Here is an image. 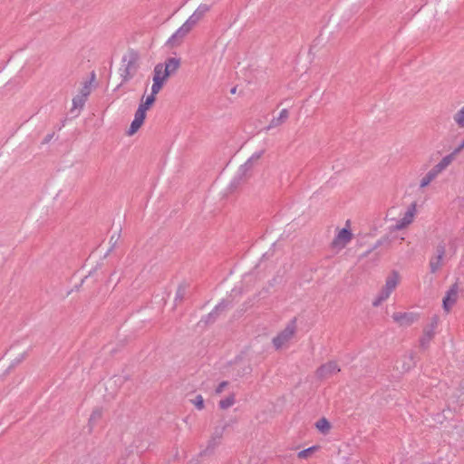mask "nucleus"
<instances>
[{"instance_id":"13","label":"nucleus","mask_w":464,"mask_h":464,"mask_svg":"<svg viewBox=\"0 0 464 464\" xmlns=\"http://www.w3.org/2000/svg\"><path fill=\"white\" fill-rule=\"evenodd\" d=\"M180 65V60L178 58H168L164 63H162V67L168 72L169 75L174 74Z\"/></svg>"},{"instance_id":"27","label":"nucleus","mask_w":464,"mask_h":464,"mask_svg":"<svg viewBox=\"0 0 464 464\" xmlns=\"http://www.w3.org/2000/svg\"><path fill=\"white\" fill-rule=\"evenodd\" d=\"M143 122H141L140 121H138V120H133L131 124H130V127L129 129V135H132L134 134L140 128V126L142 125Z\"/></svg>"},{"instance_id":"31","label":"nucleus","mask_w":464,"mask_h":464,"mask_svg":"<svg viewBox=\"0 0 464 464\" xmlns=\"http://www.w3.org/2000/svg\"><path fill=\"white\" fill-rule=\"evenodd\" d=\"M146 117V112L142 109H138L135 112L134 119L140 121L141 122L144 121Z\"/></svg>"},{"instance_id":"37","label":"nucleus","mask_w":464,"mask_h":464,"mask_svg":"<svg viewBox=\"0 0 464 464\" xmlns=\"http://www.w3.org/2000/svg\"><path fill=\"white\" fill-rule=\"evenodd\" d=\"M150 106L146 105V102H141L138 109H142L145 112L149 110Z\"/></svg>"},{"instance_id":"6","label":"nucleus","mask_w":464,"mask_h":464,"mask_svg":"<svg viewBox=\"0 0 464 464\" xmlns=\"http://www.w3.org/2000/svg\"><path fill=\"white\" fill-rule=\"evenodd\" d=\"M459 297V285L457 283L452 285L447 291L446 295L442 300L443 309L450 312L452 306L456 304Z\"/></svg>"},{"instance_id":"19","label":"nucleus","mask_w":464,"mask_h":464,"mask_svg":"<svg viewBox=\"0 0 464 464\" xmlns=\"http://www.w3.org/2000/svg\"><path fill=\"white\" fill-rule=\"evenodd\" d=\"M227 306V304L224 301L219 303L212 312H210L205 320L206 324L214 322L216 316L218 315V312L223 311Z\"/></svg>"},{"instance_id":"2","label":"nucleus","mask_w":464,"mask_h":464,"mask_svg":"<svg viewBox=\"0 0 464 464\" xmlns=\"http://www.w3.org/2000/svg\"><path fill=\"white\" fill-rule=\"evenodd\" d=\"M400 282V275L396 271H392L386 278L385 285L372 302L373 306H379L383 301L389 298L393 290Z\"/></svg>"},{"instance_id":"33","label":"nucleus","mask_w":464,"mask_h":464,"mask_svg":"<svg viewBox=\"0 0 464 464\" xmlns=\"http://www.w3.org/2000/svg\"><path fill=\"white\" fill-rule=\"evenodd\" d=\"M90 92H91L90 85L86 82L84 84V86L82 88L80 94H84V98L87 99Z\"/></svg>"},{"instance_id":"32","label":"nucleus","mask_w":464,"mask_h":464,"mask_svg":"<svg viewBox=\"0 0 464 464\" xmlns=\"http://www.w3.org/2000/svg\"><path fill=\"white\" fill-rule=\"evenodd\" d=\"M228 384H229V383H228V382H227V381L221 382L218 384V386L216 388L215 392H216L217 394H220V393H222V392H224V390L228 386Z\"/></svg>"},{"instance_id":"18","label":"nucleus","mask_w":464,"mask_h":464,"mask_svg":"<svg viewBox=\"0 0 464 464\" xmlns=\"http://www.w3.org/2000/svg\"><path fill=\"white\" fill-rule=\"evenodd\" d=\"M434 334H435V331H433V329H430L426 326L423 330V335L420 339V347L425 349L429 345V343L432 340V338L434 337Z\"/></svg>"},{"instance_id":"25","label":"nucleus","mask_w":464,"mask_h":464,"mask_svg":"<svg viewBox=\"0 0 464 464\" xmlns=\"http://www.w3.org/2000/svg\"><path fill=\"white\" fill-rule=\"evenodd\" d=\"M187 294L186 286L185 285H179L177 289L176 295H175V302H181Z\"/></svg>"},{"instance_id":"30","label":"nucleus","mask_w":464,"mask_h":464,"mask_svg":"<svg viewBox=\"0 0 464 464\" xmlns=\"http://www.w3.org/2000/svg\"><path fill=\"white\" fill-rule=\"evenodd\" d=\"M102 417V410L97 408L95 409L92 413L91 414L90 416V420L89 421L90 422H95L96 420H98L100 418Z\"/></svg>"},{"instance_id":"21","label":"nucleus","mask_w":464,"mask_h":464,"mask_svg":"<svg viewBox=\"0 0 464 464\" xmlns=\"http://www.w3.org/2000/svg\"><path fill=\"white\" fill-rule=\"evenodd\" d=\"M315 426L318 429V430L324 434H326L330 430V428H331L329 421L325 418L320 419L316 422Z\"/></svg>"},{"instance_id":"22","label":"nucleus","mask_w":464,"mask_h":464,"mask_svg":"<svg viewBox=\"0 0 464 464\" xmlns=\"http://www.w3.org/2000/svg\"><path fill=\"white\" fill-rule=\"evenodd\" d=\"M235 403V396L233 394L227 396V398L221 400L219 401V407L223 410H226Z\"/></svg>"},{"instance_id":"35","label":"nucleus","mask_w":464,"mask_h":464,"mask_svg":"<svg viewBox=\"0 0 464 464\" xmlns=\"http://www.w3.org/2000/svg\"><path fill=\"white\" fill-rule=\"evenodd\" d=\"M464 150V140L460 142V144L455 148L452 151L453 155L456 157L460 153V151Z\"/></svg>"},{"instance_id":"16","label":"nucleus","mask_w":464,"mask_h":464,"mask_svg":"<svg viewBox=\"0 0 464 464\" xmlns=\"http://www.w3.org/2000/svg\"><path fill=\"white\" fill-rule=\"evenodd\" d=\"M169 76L165 68L162 67V63L156 64L153 70V79L165 83Z\"/></svg>"},{"instance_id":"17","label":"nucleus","mask_w":464,"mask_h":464,"mask_svg":"<svg viewBox=\"0 0 464 464\" xmlns=\"http://www.w3.org/2000/svg\"><path fill=\"white\" fill-rule=\"evenodd\" d=\"M288 117H289V112H288L287 109H283L280 111L278 117H275L271 120L269 125L267 126V129L269 130V129L280 126L287 120Z\"/></svg>"},{"instance_id":"9","label":"nucleus","mask_w":464,"mask_h":464,"mask_svg":"<svg viewBox=\"0 0 464 464\" xmlns=\"http://www.w3.org/2000/svg\"><path fill=\"white\" fill-rule=\"evenodd\" d=\"M340 372V368L338 367L335 362H329L325 364H323L317 371L316 375L321 379L329 378L337 372Z\"/></svg>"},{"instance_id":"26","label":"nucleus","mask_w":464,"mask_h":464,"mask_svg":"<svg viewBox=\"0 0 464 464\" xmlns=\"http://www.w3.org/2000/svg\"><path fill=\"white\" fill-rule=\"evenodd\" d=\"M163 85H164V83L159 82L158 80L153 79L150 94L156 96L160 92V91L162 89Z\"/></svg>"},{"instance_id":"3","label":"nucleus","mask_w":464,"mask_h":464,"mask_svg":"<svg viewBox=\"0 0 464 464\" xmlns=\"http://www.w3.org/2000/svg\"><path fill=\"white\" fill-rule=\"evenodd\" d=\"M295 333V321H292L290 324L286 325V327L278 334L277 336H276L273 339V344L276 347V349H280L284 346H285L289 341L294 337Z\"/></svg>"},{"instance_id":"4","label":"nucleus","mask_w":464,"mask_h":464,"mask_svg":"<svg viewBox=\"0 0 464 464\" xmlns=\"http://www.w3.org/2000/svg\"><path fill=\"white\" fill-rule=\"evenodd\" d=\"M210 10V6L207 4H201L194 11V13L187 19L183 25L191 31L205 16V14Z\"/></svg>"},{"instance_id":"12","label":"nucleus","mask_w":464,"mask_h":464,"mask_svg":"<svg viewBox=\"0 0 464 464\" xmlns=\"http://www.w3.org/2000/svg\"><path fill=\"white\" fill-rule=\"evenodd\" d=\"M227 426V424H223L215 428L212 437L208 441V449H214L219 443Z\"/></svg>"},{"instance_id":"20","label":"nucleus","mask_w":464,"mask_h":464,"mask_svg":"<svg viewBox=\"0 0 464 464\" xmlns=\"http://www.w3.org/2000/svg\"><path fill=\"white\" fill-rule=\"evenodd\" d=\"M263 154V151L254 153L248 160L240 168V171H246L247 169L251 168L252 164L257 161Z\"/></svg>"},{"instance_id":"11","label":"nucleus","mask_w":464,"mask_h":464,"mask_svg":"<svg viewBox=\"0 0 464 464\" xmlns=\"http://www.w3.org/2000/svg\"><path fill=\"white\" fill-rule=\"evenodd\" d=\"M352 239V233L348 228H342L333 241L335 248H343Z\"/></svg>"},{"instance_id":"24","label":"nucleus","mask_w":464,"mask_h":464,"mask_svg":"<svg viewBox=\"0 0 464 464\" xmlns=\"http://www.w3.org/2000/svg\"><path fill=\"white\" fill-rule=\"evenodd\" d=\"M454 121L458 124L459 127H464V107H462L454 116Z\"/></svg>"},{"instance_id":"23","label":"nucleus","mask_w":464,"mask_h":464,"mask_svg":"<svg viewBox=\"0 0 464 464\" xmlns=\"http://www.w3.org/2000/svg\"><path fill=\"white\" fill-rule=\"evenodd\" d=\"M87 99L84 98V94H78L72 99L73 109L82 108Z\"/></svg>"},{"instance_id":"7","label":"nucleus","mask_w":464,"mask_h":464,"mask_svg":"<svg viewBox=\"0 0 464 464\" xmlns=\"http://www.w3.org/2000/svg\"><path fill=\"white\" fill-rule=\"evenodd\" d=\"M416 214V203L411 204L403 217L399 219L393 227L394 230H401L413 222Z\"/></svg>"},{"instance_id":"36","label":"nucleus","mask_w":464,"mask_h":464,"mask_svg":"<svg viewBox=\"0 0 464 464\" xmlns=\"http://www.w3.org/2000/svg\"><path fill=\"white\" fill-rule=\"evenodd\" d=\"M155 102V95L150 94L144 102H146V105L151 106Z\"/></svg>"},{"instance_id":"29","label":"nucleus","mask_w":464,"mask_h":464,"mask_svg":"<svg viewBox=\"0 0 464 464\" xmlns=\"http://www.w3.org/2000/svg\"><path fill=\"white\" fill-rule=\"evenodd\" d=\"M191 402L198 410H202L204 408V400L201 395H197L194 400H191Z\"/></svg>"},{"instance_id":"39","label":"nucleus","mask_w":464,"mask_h":464,"mask_svg":"<svg viewBox=\"0 0 464 464\" xmlns=\"http://www.w3.org/2000/svg\"><path fill=\"white\" fill-rule=\"evenodd\" d=\"M231 92H232V93H235V92H236V88H233V89L231 90Z\"/></svg>"},{"instance_id":"15","label":"nucleus","mask_w":464,"mask_h":464,"mask_svg":"<svg viewBox=\"0 0 464 464\" xmlns=\"http://www.w3.org/2000/svg\"><path fill=\"white\" fill-rule=\"evenodd\" d=\"M440 173L432 167L426 175L420 179V188H424L429 186Z\"/></svg>"},{"instance_id":"28","label":"nucleus","mask_w":464,"mask_h":464,"mask_svg":"<svg viewBox=\"0 0 464 464\" xmlns=\"http://www.w3.org/2000/svg\"><path fill=\"white\" fill-rule=\"evenodd\" d=\"M316 450V447H310L308 449H305L304 450H301L298 452V457L300 459H306L308 458L314 450Z\"/></svg>"},{"instance_id":"8","label":"nucleus","mask_w":464,"mask_h":464,"mask_svg":"<svg viewBox=\"0 0 464 464\" xmlns=\"http://www.w3.org/2000/svg\"><path fill=\"white\" fill-rule=\"evenodd\" d=\"M419 318L418 314L415 313H394L392 319L400 326L407 327L411 325Z\"/></svg>"},{"instance_id":"38","label":"nucleus","mask_w":464,"mask_h":464,"mask_svg":"<svg viewBox=\"0 0 464 464\" xmlns=\"http://www.w3.org/2000/svg\"><path fill=\"white\" fill-rule=\"evenodd\" d=\"M198 460L196 459V460H191L188 464H198Z\"/></svg>"},{"instance_id":"10","label":"nucleus","mask_w":464,"mask_h":464,"mask_svg":"<svg viewBox=\"0 0 464 464\" xmlns=\"http://www.w3.org/2000/svg\"><path fill=\"white\" fill-rule=\"evenodd\" d=\"M190 31L186 28L183 24L169 38L167 45L169 47H177L181 44L184 38L188 34Z\"/></svg>"},{"instance_id":"40","label":"nucleus","mask_w":464,"mask_h":464,"mask_svg":"<svg viewBox=\"0 0 464 464\" xmlns=\"http://www.w3.org/2000/svg\"><path fill=\"white\" fill-rule=\"evenodd\" d=\"M50 139H51V136H48V137L45 139V141H48Z\"/></svg>"},{"instance_id":"5","label":"nucleus","mask_w":464,"mask_h":464,"mask_svg":"<svg viewBox=\"0 0 464 464\" xmlns=\"http://www.w3.org/2000/svg\"><path fill=\"white\" fill-rule=\"evenodd\" d=\"M446 254V246L444 243H440L436 246V254L431 256L429 262L430 270L432 274L437 273L443 265V257Z\"/></svg>"},{"instance_id":"34","label":"nucleus","mask_w":464,"mask_h":464,"mask_svg":"<svg viewBox=\"0 0 464 464\" xmlns=\"http://www.w3.org/2000/svg\"><path fill=\"white\" fill-rule=\"evenodd\" d=\"M438 321H439L438 317L433 316L431 318L430 324L427 327L433 329V331H435V329L437 328V325H438Z\"/></svg>"},{"instance_id":"1","label":"nucleus","mask_w":464,"mask_h":464,"mask_svg":"<svg viewBox=\"0 0 464 464\" xmlns=\"http://www.w3.org/2000/svg\"><path fill=\"white\" fill-rule=\"evenodd\" d=\"M140 55L134 50H129L121 58V67L119 69L122 82H129L134 77L138 69Z\"/></svg>"},{"instance_id":"14","label":"nucleus","mask_w":464,"mask_h":464,"mask_svg":"<svg viewBox=\"0 0 464 464\" xmlns=\"http://www.w3.org/2000/svg\"><path fill=\"white\" fill-rule=\"evenodd\" d=\"M456 156L452 152L443 157L440 162L433 166L440 173H442L455 160Z\"/></svg>"}]
</instances>
